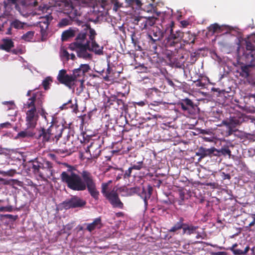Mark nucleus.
<instances>
[{
    "instance_id": "obj_54",
    "label": "nucleus",
    "mask_w": 255,
    "mask_h": 255,
    "mask_svg": "<svg viewBox=\"0 0 255 255\" xmlns=\"http://www.w3.org/2000/svg\"><path fill=\"white\" fill-rule=\"evenodd\" d=\"M10 172H11V171H7V172H5V171H0V173L2 174V175H10V176H12V175L10 174Z\"/></svg>"
},
{
    "instance_id": "obj_44",
    "label": "nucleus",
    "mask_w": 255,
    "mask_h": 255,
    "mask_svg": "<svg viewBox=\"0 0 255 255\" xmlns=\"http://www.w3.org/2000/svg\"><path fill=\"white\" fill-rule=\"evenodd\" d=\"M129 189V191H130L132 195L135 193H137L139 192V188L137 187H132Z\"/></svg>"
},
{
    "instance_id": "obj_5",
    "label": "nucleus",
    "mask_w": 255,
    "mask_h": 255,
    "mask_svg": "<svg viewBox=\"0 0 255 255\" xmlns=\"http://www.w3.org/2000/svg\"><path fill=\"white\" fill-rule=\"evenodd\" d=\"M249 118L244 114L241 113H236L233 116H231L229 119L223 121L222 124L229 128V134H231L235 131L236 127L240 126L243 123L248 121Z\"/></svg>"
},
{
    "instance_id": "obj_7",
    "label": "nucleus",
    "mask_w": 255,
    "mask_h": 255,
    "mask_svg": "<svg viewBox=\"0 0 255 255\" xmlns=\"http://www.w3.org/2000/svg\"><path fill=\"white\" fill-rule=\"evenodd\" d=\"M92 0H73L71 5V14L75 16L80 15V6H84L91 2Z\"/></svg>"
},
{
    "instance_id": "obj_51",
    "label": "nucleus",
    "mask_w": 255,
    "mask_h": 255,
    "mask_svg": "<svg viewBox=\"0 0 255 255\" xmlns=\"http://www.w3.org/2000/svg\"><path fill=\"white\" fill-rule=\"evenodd\" d=\"M233 252L236 255H242V254H243V251L241 250H238V249H237V250H235L233 251Z\"/></svg>"
},
{
    "instance_id": "obj_43",
    "label": "nucleus",
    "mask_w": 255,
    "mask_h": 255,
    "mask_svg": "<svg viewBox=\"0 0 255 255\" xmlns=\"http://www.w3.org/2000/svg\"><path fill=\"white\" fill-rule=\"evenodd\" d=\"M61 56L63 57L66 58L67 59L69 58V54L65 49H62L61 50Z\"/></svg>"
},
{
    "instance_id": "obj_49",
    "label": "nucleus",
    "mask_w": 255,
    "mask_h": 255,
    "mask_svg": "<svg viewBox=\"0 0 255 255\" xmlns=\"http://www.w3.org/2000/svg\"><path fill=\"white\" fill-rule=\"evenodd\" d=\"M146 101H141L138 102H135V104L139 106L142 107L146 104Z\"/></svg>"
},
{
    "instance_id": "obj_63",
    "label": "nucleus",
    "mask_w": 255,
    "mask_h": 255,
    "mask_svg": "<svg viewBox=\"0 0 255 255\" xmlns=\"http://www.w3.org/2000/svg\"><path fill=\"white\" fill-rule=\"evenodd\" d=\"M236 246H237V245H236V244H235V245H234L233 246V247L234 248V247H236Z\"/></svg>"
},
{
    "instance_id": "obj_39",
    "label": "nucleus",
    "mask_w": 255,
    "mask_h": 255,
    "mask_svg": "<svg viewBox=\"0 0 255 255\" xmlns=\"http://www.w3.org/2000/svg\"><path fill=\"white\" fill-rule=\"evenodd\" d=\"M220 29L221 27L217 23L212 24L209 27V30L213 33L218 31H220Z\"/></svg>"
},
{
    "instance_id": "obj_2",
    "label": "nucleus",
    "mask_w": 255,
    "mask_h": 255,
    "mask_svg": "<svg viewBox=\"0 0 255 255\" xmlns=\"http://www.w3.org/2000/svg\"><path fill=\"white\" fill-rule=\"evenodd\" d=\"M96 35L95 31L89 27H86L80 32L76 37V43L81 44V42H84L88 49L97 55H102L103 47L99 45L94 40Z\"/></svg>"
},
{
    "instance_id": "obj_41",
    "label": "nucleus",
    "mask_w": 255,
    "mask_h": 255,
    "mask_svg": "<svg viewBox=\"0 0 255 255\" xmlns=\"http://www.w3.org/2000/svg\"><path fill=\"white\" fill-rule=\"evenodd\" d=\"M131 167L132 169L140 170L142 167V162H138Z\"/></svg>"
},
{
    "instance_id": "obj_50",
    "label": "nucleus",
    "mask_w": 255,
    "mask_h": 255,
    "mask_svg": "<svg viewBox=\"0 0 255 255\" xmlns=\"http://www.w3.org/2000/svg\"><path fill=\"white\" fill-rule=\"evenodd\" d=\"M252 217L253 219V221L249 224V227L253 226L255 224V214H252Z\"/></svg>"
},
{
    "instance_id": "obj_59",
    "label": "nucleus",
    "mask_w": 255,
    "mask_h": 255,
    "mask_svg": "<svg viewBox=\"0 0 255 255\" xmlns=\"http://www.w3.org/2000/svg\"><path fill=\"white\" fill-rule=\"evenodd\" d=\"M5 216L6 217H8L9 218H11L12 217V215H9V214H7V215H5Z\"/></svg>"
},
{
    "instance_id": "obj_45",
    "label": "nucleus",
    "mask_w": 255,
    "mask_h": 255,
    "mask_svg": "<svg viewBox=\"0 0 255 255\" xmlns=\"http://www.w3.org/2000/svg\"><path fill=\"white\" fill-rule=\"evenodd\" d=\"M11 127V124L9 122H6L0 124V128H9Z\"/></svg>"
},
{
    "instance_id": "obj_35",
    "label": "nucleus",
    "mask_w": 255,
    "mask_h": 255,
    "mask_svg": "<svg viewBox=\"0 0 255 255\" xmlns=\"http://www.w3.org/2000/svg\"><path fill=\"white\" fill-rule=\"evenodd\" d=\"M143 19H146V17H138L134 19L135 21H136V24L140 25L141 29L142 27H144V25L145 24V20Z\"/></svg>"
},
{
    "instance_id": "obj_4",
    "label": "nucleus",
    "mask_w": 255,
    "mask_h": 255,
    "mask_svg": "<svg viewBox=\"0 0 255 255\" xmlns=\"http://www.w3.org/2000/svg\"><path fill=\"white\" fill-rule=\"evenodd\" d=\"M24 107L28 110H37L39 114L47 121L46 115L47 113L42 108V99L40 94L34 95L28 99L24 104Z\"/></svg>"
},
{
    "instance_id": "obj_8",
    "label": "nucleus",
    "mask_w": 255,
    "mask_h": 255,
    "mask_svg": "<svg viewBox=\"0 0 255 255\" xmlns=\"http://www.w3.org/2000/svg\"><path fill=\"white\" fill-rule=\"evenodd\" d=\"M74 45L77 48L76 51L77 55L80 58L85 59H91L92 55L87 51V47L84 42H81V44L76 43V41L74 42Z\"/></svg>"
},
{
    "instance_id": "obj_52",
    "label": "nucleus",
    "mask_w": 255,
    "mask_h": 255,
    "mask_svg": "<svg viewBox=\"0 0 255 255\" xmlns=\"http://www.w3.org/2000/svg\"><path fill=\"white\" fill-rule=\"evenodd\" d=\"M212 255H226V253L223 252H219L217 253H212Z\"/></svg>"
},
{
    "instance_id": "obj_32",
    "label": "nucleus",
    "mask_w": 255,
    "mask_h": 255,
    "mask_svg": "<svg viewBox=\"0 0 255 255\" xmlns=\"http://www.w3.org/2000/svg\"><path fill=\"white\" fill-rule=\"evenodd\" d=\"M184 224L182 223V221H180L176 223L169 230L171 232H174L181 228L183 229Z\"/></svg>"
},
{
    "instance_id": "obj_47",
    "label": "nucleus",
    "mask_w": 255,
    "mask_h": 255,
    "mask_svg": "<svg viewBox=\"0 0 255 255\" xmlns=\"http://www.w3.org/2000/svg\"><path fill=\"white\" fill-rule=\"evenodd\" d=\"M185 105H186L187 106H189L190 107H193V103L192 102L188 99H186L185 100H184V103Z\"/></svg>"
},
{
    "instance_id": "obj_40",
    "label": "nucleus",
    "mask_w": 255,
    "mask_h": 255,
    "mask_svg": "<svg viewBox=\"0 0 255 255\" xmlns=\"http://www.w3.org/2000/svg\"><path fill=\"white\" fill-rule=\"evenodd\" d=\"M81 72L85 75L90 70V67L88 64H81L78 68Z\"/></svg>"
},
{
    "instance_id": "obj_22",
    "label": "nucleus",
    "mask_w": 255,
    "mask_h": 255,
    "mask_svg": "<svg viewBox=\"0 0 255 255\" xmlns=\"http://www.w3.org/2000/svg\"><path fill=\"white\" fill-rule=\"evenodd\" d=\"M152 188L149 187L147 190L142 188V192L140 195V197L143 199L145 206L147 205V199L150 197L151 194Z\"/></svg>"
},
{
    "instance_id": "obj_55",
    "label": "nucleus",
    "mask_w": 255,
    "mask_h": 255,
    "mask_svg": "<svg viewBox=\"0 0 255 255\" xmlns=\"http://www.w3.org/2000/svg\"><path fill=\"white\" fill-rule=\"evenodd\" d=\"M21 0H7L8 3L14 4L18 1H20Z\"/></svg>"
},
{
    "instance_id": "obj_14",
    "label": "nucleus",
    "mask_w": 255,
    "mask_h": 255,
    "mask_svg": "<svg viewBox=\"0 0 255 255\" xmlns=\"http://www.w3.org/2000/svg\"><path fill=\"white\" fill-rule=\"evenodd\" d=\"M217 150V149L215 147H212L211 148L206 149L201 147L199 148L198 151L196 153V155L200 156V158L198 159V161H200L201 159L210 155L211 154L213 153L215 151Z\"/></svg>"
},
{
    "instance_id": "obj_36",
    "label": "nucleus",
    "mask_w": 255,
    "mask_h": 255,
    "mask_svg": "<svg viewBox=\"0 0 255 255\" xmlns=\"http://www.w3.org/2000/svg\"><path fill=\"white\" fill-rule=\"evenodd\" d=\"M216 151H217L218 152H220L224 155H228L229 158L231 155V151L228 147L222 148L220 150L217 149Z\"/></svg>"
},
{
    "instance_id": "obj_23",
    "label": "nucleus",
    "mask_w": 255,
    "mask_h": 255,
    "mask_svg": "<svg viewBox=\"0 0 255 255\" xmlns=\"http://www.w3.org/2000/svg\"><path fill=\"white\" fill-rule=\"evenodd\" d=\"M76 30L73 29H69L63 32L62 34V41H67L69 38H72L75 35Z\"/></svg>"
},
{
    "instance_id": "obj_64",
    "label": "nucleus",
    "mask_w": 255,
    "mask_h": 255,
    "mask_svg": "<svg viewBox=\"0 0 255 255\" xmlns=\"http://www.w3.org/2000/svg\"><path fill=\"white\" fill-rule=\"evenodd\" d=\"M252 83H253V84H255V81H254Z\"/></svg>"
},
{
    "instance_id": "obj_29",
    "label": "nucleus",
    "mask_w": 255,
    "mask_h": 255,
    "mask_svg": "<svg viewBox=\"0 0 255 255\" xmlns=\"http://www.w3.org/2000/svg\"><path fill=\"white\" fill-rule=\"evenodd\" d=\"M33 133L30 131L23 130L19 132L16 137L18 138H24L26 137H31L33 135Z\"/></svg>"
},
{
    "instance_id": "obj_38",
    "label": "nucleus",
    "mask_w": 255,
    "mask_h": 255,
    "mask_svg": "<svg viewBox=\"0 0 255 255\" xmlns=\"http://www.w3.org/2000/svg\"><path fill=\"white\" fill-rule=\"evenodd\" d=\"M119 191L123 192L122 196H127L132 195L130 191H129V189L127 187H121L119 188Z\"/></svg>"
},
{
    "instance_id": "obj_17",
    "label": "nucleus",
    "mask_w": 255,
    "mask_h": 255,
    "mask_svg": "<svg viewBox=\"0 0 255 255\" xmlns=\"http://www.w3.org/2000/svg\"><path fill=\"white\" fill-rule=\"evenodd\" d=\"M39 137H42L43 141H48L51 139L53 140L50 132L49 128L46 129L44 128H42L41 130L40 131Z\"/></svg>"
},
{
    "instance_id": "obj_46",
    "label": "nucleus",
    "mask_w": 255,
    "mask_h": 255,
    "mask_svg": "<svg viewBox=\"0 0 255 255\" xmlns=\"http://www.w3.org/2000/svg\"><path fill=\"white\" fill-rule=\"evenodd\" d=\"M111 68L109 67H108L107 69L106 75L104 77V78L106 80H108L110 77H111Z\"/></svg>"
},
{
    "instance_id": "obj_25",
    "label": "nucleus",
    "mask_w": 255,
    "mask_h": 255,
    "mask_svg": "<svg viewBox=\"0 0 255 255\" xmlns=\"http://www.w3.org/2000/svg\"><path fill=\"white\" fill-rule=\"evenodd\" d=\"M34 34V31H28L21 36V39L26 42H32Z\"/></svg>"
},
{
    "instance_id": "obj_27",
    "label": "nucleus",
    "mask_w": 255,
    "mask_h": 255,
    "mask_svg": "<svg viewBox=\"0 0 255 255\" xmlns=\"http://www.w3.org/2000/svg\"><path fill=\"white\" fill-rule=\"evenodd\" d=\"M156 19L154 17H146V19H143L145 20V24L144 25V27H142V30L147 29L149 27L153 25L155 23Z\"/></svg>"
},
{
    "instance_id": "obj_48",
    "label": "nucleus",
    "mask_w": 255,
    "mask_h": 255,
    "mask_svg": "<svg viewBox=\"0 0 255 255\" xmlns=\"http://www.w3.org/2000/svg\"><path fill=\"white\" fill-rule=\"evenodd\" d=\"M132 169L131 168V167H129L128 170H127L125 173V175H124V177L125 178L127 177H129L130 176V174H131V171H132Z\"/></svg>"
},
{
    "instance_id": "obj_42",
    "label": "nucleus",
    "mask_w": 255,
    "mask_h": 255,
    "mask_svg": "<svg viewBox=\"0 0 255 255\" xmlns=\"http://www.w3.org/2000/svg\"><path fill=\"white\" fill-rule=\"evenodd\" d=\"M12 210V207L10 206L0 207V212H4V211L11 212Z\"/></svg>"
},
{
    "instance_id": "obj_16",
    "label": "nucleus",
    "mask_w": 255,
    "mask_h": 255,
    "mask_svg": "<svg viewBox=\"0 0 255 255\" xmlns=\"http://www.w3.org/2000/svg\"><path fill=\"white\" fill-rule=\"evenodd\" d=\"M102 227L101 220L100 218H96L90 224L87 225V230L91 232L96 229H100Z\"/></svg>"
},
{
    "instance_id": "obj_11",
    "label": "nucleus",
    "mask_w": 255,
    "mask_h": 255,
    "mask_svg": "<svg viewBox=\"0 0 255 255\" xmlns=\"http://www.w3.org/2000/svg\"><path fill=\"white\" fill-rule=\"evenodd\" d=\"M246 52L245 57L247 59V54L251 55L255 51V34L250 35L246 40Z\"/></svg>"
},
{
    "instance_id": "obj_20",
    "label": "nucleus",
    "mask_w": 255,
    "mask_h": 255,
    "mask_svg": "<svg viewBox=\"0 0 255 255\" xmlns=\"http://www.w3.org/2000/svg\"><path fill=\"white\" fill-rule=\"evenodd\" d=\"M2 41V43L0 45V48L3 50L9 51L14 46L13 42L10 39L4 38Z\"/></svg>"
},
{
    "instance_id": "obj_61",
    "label": "nucleus",
    "mask_w": 255,
    "mask_h": 255,
    "mask_svg": "<svg viewBox=\"0 0 255 255\" xmlns=\"http://www.w3.org/2000/svg\"><path fill=\"white\" fill-rule=\"evenodd\" d=\"M30 93H31V91H28V92H27V96H30Z\"/></svg>"
},
{
    "instance_id": "obj_18",
    "label": "nucleus",
    "mask_w": 255,
    "mask_h": 255,
    "mask_svg": "<svg viewBox=\"0 0 255 255\" xmlns=\"http://www.w3.org/2000/svg\"><path fill=\"white\" fill-rule=\"evenodd\" d=\"M132 43L136 50L141 51L142 47L140 45V35L133 33L131 36Z\"/></svg>"
},
{
    "instance_id": "obj_62",
    "label": "nucleus",
    "mask_w": 255,
    "mask_h": 255,
    "mask_svg": "<svg viewBox=\"0 0 255 255\" xmlns=\"http://www.w3.org/2000/svg\"><path fill=\"white\" fill-rule=\"evenodd\" d=\"M200 237V236L199 235H197V236H196V238L199 239Z\"/></svg>"
},
{
    "instance_id": "obj_28",
    "label": "nucleus",
    "mask_w": 255,
    "mask_h": 255,
    "mask_svg": "<svg viewBox=\"0 0 255 255\" xmlns=\"http://www.w3.org/2000/svg\"><path fill=\"white\" fill-rule=\"evenodd\" d=\"M170 34L168 37V40H177L179 38H181L183 36V33L180 31L176 32V33H174L172 28H170Z\"/></svg>"
},
{
    "instance_id": "obj_9",
    "label": "nucleus",
    "mask_w": 255,
    "mask_h": 255,
    "mask_svg": "<svg viewBox=\"0 0 255 255\" xmlns=\"http://www.w3.org/2000/svg\"><path fill=\"white\" fill-rule=\"evenodd\" d=\"M86 202L84 200L78 197H74L71 199L66 201L63 204L66 208L81 207L86 204Z\"/></svg>"
},
{
    "instance_id": "obj_37",
    "label": "nucleus",
    "mask_w": 255,
    "mask_h": 255,
    "mask_svg": "<svg viewBox=\"0 0 255 255\" xmlns=\"http://www.w3.org/2000/svg\"><path fill=\"white\" fill-rule=\"evenodd\" d=\"M112 182V181L110 180L107 183H103L102 184V193L105 195L106 197V194H109V192H107V189L108 188V186L110 183Z\"/></svg>"
},
{
    "instance_id": "obj_53",
    "label": "nucleus",
    "mask_w": 255,
    "mask_h": 255,
    "mask_svg": "<svg viewBox=\"0 0 255 255\" xmlns=\"http://www.w3.org/2000/svg\"><path fill=\"white\" fill-rule=\"evenodd\" d=\"M181 108L183 111H188V107L185 105L184 103H182L181 105Z\"/></svg>"
},
{
    "instance_id": "obj_3",
    "label": "nucleus",
    "mask_w": 255,
    "mask_h": 255,
    "mask_svg": "<svg viewBox=\"0 0 255 255\" xmlns=\"http://www.w3.org/2000/svg\"><path fill=\"white\" fill-rule=\"evenodd\" d=\"M84 76V74L79 68L74 69L72 75L67 74L65 70L62 69L59 71L57 79L60 83L64 84L69 88H72L75 82L77 81L80 82L81 85L82 86Z\"/></svg>"
},
{
    "instance_id": "obj_15",
    "label": "nucleus",
    "mask_w": 255,
    "mask_h": 255,
    "mask_svg": "<svg viewBox=\"0 0 255 255\" xmlns=\"http://www.w3.org/2000/svg\"><path fill=\"white\" fill-rule=\"evenodd\" d=\"M50 132L53 138L58 140L61 137L62 132V128L59 126L51 125L49 127Z\"/></svg>"
},
{
    "instance_id": "obj_21",
    "label": "nucleus",
    "mask_w": 255,
    "mask_h": 255,
    "mask_svg": "<svg viewBox=\"0 0 255 255\" xmlns=\"http://www.w3.org/2000/svg\"><path fill=\"white\" fill-rule=\"evenodd\" d=\"M49 22L47 19H44L39 22V27L40 28L42 39H43L46 36V30L48 28Z\"/></svg>"
},
{
    "instance_id": "obj_30",
    "label": "nucleus",
    "mask_w": 255,
    "mask_h": 255,
    "mask_svg": "<svg viewBox=\"0 0 255 255\" xmlns=\"http://www.w3.org/2000/svg\"><path fill=\"white\" fill-rule=\"evenodd\" d=\"M126 2L129 6H136V8H140L142 5L141 2L139 0H126Z\"/></svg>"
},
{
    "instance_id": "obj_1",
    "label": "nucleus",
    "mask_w": 255,
    "mask_h": 255,
    "mask_svg": "<svg viewBox=\"0 0 255 255\" xmlns=\"http://www.w3.org/2000/svg\"><path fill=\"white\" fill-rule=\"evenodd\" d=\"M81 177L77 174L76 169L69 166L67 170L61 173V181L68 188L75 191H84L87 188L91 196L98 199L99 192L98 191L94 177L89 172L84 170L81 173Z\"/></svg>"
},
{
    "instance_id": "obj_58",
    "label": "nucleus",
    "mask_w": 255,
    "mask_h": 255,
    "mask_svg": "<svg viewBox=\"0 0 255 255\" xmlns=\"http://www.w3.org/2000/svg\"><path fill=\"white\" fill-rule=\"evenodd\" d=\"M69 57H70V58L72 60H74L75 58V55L73 54V53H71V54H69Z\"/></svg>"
},
{
    "instance_id": "obj_60",
    "label": "nucleus",
    "mask_w": 255,
    "mask_h": 255,
    "mask_svg": "<svg viewBox=\"0 0 255 255\" xmlns=\"http://www.w3.org/2000/svg\"><path fill=\"white\" fill-rule=\"evenodd\" d=\"M7 104H10L12 106H13V103L12 102H5Z\"/></svg>"
},
{
    "instance_id": "obj_56",
    "label": "nucleus",
    "mask_w": 255,
    "mask_h": 255,
    "mask_svg": "<svg viewBox=\"0 0 255 255\" xmlns=\"http://www.w3.org/2000/svg\"><path fill=\"white\" fill-rule=\"evenodd\" d=\"M67 20H66V19H64L63 20H62L60 23H59V25L60 26H63V25H67Z\"/></svg>"
},
{
    "instance_id": "obj_13",
    "label": "nucleus",
    "mask_w": 255,
    "mask_h": 255,
    "mask_svg": "<svg viewBox=\"0 0 255 255\" xmlns=\"http://www.w3.org/2000/svg\"><path fill=\"white\" fill-rule=\"evenodd\" d=\"M164 36V32H162L158 27H154L150 34L148 35L149 38L153 42H155L161 40Z\"/></svg>"
},
{
    "instance_id": "obj_33",
    "label": "nucleus",
    "mask_w": 255,
    "mask_h": 255,
    "mask_svg": "<svg viewBox=\"0 0 255 255\" xmlns=\"http://www.w3.org/2000/svg\"><path fill=\"white\" fill-rule=\"evenodd\" d=\"M251 55H249V54H247V59H246V61L247 62H251V66H255V51Z\"/></svg>"
},
{
    "instance_id": "obj_24",
    "label": "nucleus",
    "mask_w": 255,
    "mask_h": 255,
    "mask_svg": "<svg viewBox=\"0 0 255 255\" xmlns=\"http://www.w3.org/2000/svg\"><path fill=\"white\" fill-rule=\"evenodd\" d=\"M198 228V226H194L192 225H187L184 224L183 227V234L191 235L196 233V230Z\"/></svg>"
},
{
    "instance_id": "obj_6",
    "label": "nucleus",
    "mask_w": 255,
    "mask_h": 255,
    "mask_svg": "<svg viewBox=\"0 0 255 255\" xmlns=\"http://www.w3.org/2000/svg\"><path fill=\"white\" fill-rule=\"evenodd\" d=\"M37 110H28L26 113V125L28 128H35L38 120L39 116Z\"/></svg>"
},
{
    "instance_id": "obj_19",
    "label": "nucleus",
    "mask_w": 255,
    "mask_h": 255,
    "mask_svg": "<svg viewBox=\"0 0 255 255\" xmlns=\"http://www.w3.org/2000/svg\"><path fill=\"white\" fill-rule=\"evenodd\" d=\"M248 64H243L241 66V68L239 70L240 75L244 78H247L249 76L250 70L249 68L254 67V66L251 65V62H248Z\"/></svg>"
},
{
    "instance_id": "obj_31",
    "label": "nucleus",
    "mask_w": 255,
    "mask_h": 255,
    "mask_svg": "<svg viewBox=\"0 0 255 255\" xmlns=\"http://www.w3.org/2000/svg\"><path fill=\"white\" fill-rule=\"evenodd\" d=\"M179 199L177 200V202L179 205H182L185 200V192L183 190L180 189L178 190Z\"/></svg>"
},
{
    "instance_id": "obj_57",
    "label": "nucleus",
    "mask_w": 255,
    "mask_h": 255,
    "mask_svg": "<svg viewBox=\"0 0 255 255\" xmlns=\"http://www.w3.org/2000/svg\"><path fill=\"white\" fill-rule=\"evenodd\" d=\"M249 247H247L245 249V250H244V251H243V254H246L247 253H248V252L249 251Z\"/></svg>"
},
{
    "instance_id": "obj_10",
    "label": "nucleus",
    "mask_w": 255,
    "mask_h": 255,
    "mask_svg": "<svg viewBox=\"0 0 255 255\" xmlns=\"http://www.w3.org/2000/svg\"><path fill=\"white\" fill-rule=\"evenodd\" d=\"M106 197L110 200L114 207L120 208L123 207V204L120 201L118 194L115 191V188L111 192H109V194H106Z\"/></svg>"
},
{
    "instance_id": "obj_34",
    "label": "nucleus",
    "mask_w": 255,
    "mask_h": 255,
    "mask_svg": "<svg viewBox=\"0 0 255 255\" xmlns=\"http://www.w3.org/2000/svg\"><path fill=\"white\" fill-rule=\"evenodd\" d=\"M52 82V78L50 77H46L42 82V85L45 90H47L49 88V85Z\"/></svg>"
},
{
    "instance_id": "obj_12",
    "label": "nucleus",
    "mask_w": 255,
    "mask_h": 255,
    "mask_svg": "<svg viewBox=\"0 0 255 255\" xmlns=\"http://www.w3.org/2000/svg\"><path fill=\"white\" fill-rule=\"evenodd\" d=\"M52 164L50 162L46 161L43 163L41 172L40 173V176L43 178H49L53 176V171L52 170Z\"/></svg>"
},
{
    "instance_id": "obj_26",
    "label": "nucleus",
    "mask_w": 255,
    "mask_h": 255,
    "mask_svg": "<svg viewBox=\"0 0 255 255\" xmlns=\"http://www.w3.org/2000/svg\"><path fill=\"white\" fill-rule=\"evenodd\" d=\"M43 163H41L37 161H33L32 163V169L35 173L38 174L40 176V173L41 172Z\"/></svg>"
}]
</instances>
